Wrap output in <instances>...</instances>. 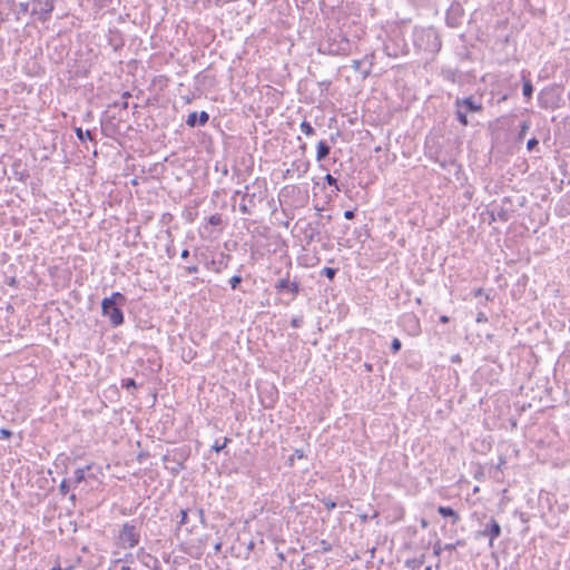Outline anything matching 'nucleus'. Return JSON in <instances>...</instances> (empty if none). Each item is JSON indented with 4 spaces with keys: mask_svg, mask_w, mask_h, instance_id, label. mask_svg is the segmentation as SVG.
<instances>
[{
    "mask_svg": "<svg viewBox=\"0 0 570 570\" xmlns=\"http://www.w3.org/2000/svg\"><path fill=\"white\" fill-rule=\"evenodd\" d=\"M127 298L119 292H115L109 297H105L101 302V313L108 317L114 327L120 326L125 318L121 307L126 304Z\"/></svg>",
    "mask_w": 570,
    "mask_h": 570,
    "instance_id": "obj_1",
    "label": "nucleus"
},
{
    "mask_svg": "<svg viewBox=\"0 0 570 570\" xmlns=\"http://www.w3.org/2000/svg\"><path fill=\"white\" fill-rule=\"evenodd\" d=\"M140 540V532L134 523L126 522L116 539V544L122 549L135 548Z\"/></svg>",
    "mask_w": 570,
    "mask_h": 570,
    "instance_id": "obj_2",
    "label": "nucleus"
},
{
    "mask_svg": "<svg viewBox=\"0 0 570 570\" xmlns=\"http://www.w3.org/2000/svg\"><path fill=\"white\" fill-rule=\"evenodd\" d=\"M420 39H426L428 41V45L424 47L425 51L436 52L441 48V41L439 39V36L433 30H421L416 35L415 46L421 48L422 45L419 42Z\"/></svg>",
    "mask_w": 570,
    "mask_h": 570,
    "instance_id": "obj_3",
    "label": "nucleus"
},
{
    "mask_svg": "<svg viewBox=\"0 0 570 570\" xmlns=\"http://www.w3.org/2000/svg\"><path fill=\"white\" fill-rule=\"evenodd\" d=\"M501 534V527L498 521L493 518L490 519V522L484 527L482 531L476 534L479 537H488L489 546L493 547L494 539L499 538Z\"/></svg>",
    "mask_w": 570,
    "mask_h": 570,
    "instance_id": "obj_4",
    "label": "nucleus"
},
{
    "mask_svg": "<svg viewBox=\"0 0 570 570\" xmlns=\"http://www.w3.org/2000/svg\"><path fill=\"white\" fill-rule=\"evenodd\" d=\"M455 107L462 108L466 114L479 112L482 110V105L473 100L472 97L458 98L454 102Z\"/></svg>",
    "mask_w": 570,
    "mask_h": 570,
    "instance_id": "obj_5",
    "label": "nucleus"
},
{
    "mask_svg": "<svg viewBox=\"0 0 570 570\" xmlns=\"http://www.w3.org/2000/svg\"><path fill=\"white\" fill-rule=\"evenodd\" d=\"M275 289L277 292L288 291L295 296L299 292V284L295 281L291 282L288 277L281 278L275 284Z\"/></svg>",
    "mask_w": 570,
    "mask_h": 570,
    "instance_id": "obj_6",
    "label": "nucleus"
},
{
    "mask_svg": "<svg viewBox=\"0 0 570 570\" xmlns=\"http://www.w3.org/2000/svg\"><path fill=\"white\" fill-rule=\"evenodd\" d=\"M208 120L209 115L206 111H200L199 114L193 111L187 116L186 125L189 127H195L196 125L204 126Z\"/></svg>",
    "mask_w": 570,
    "mask_h": 570,
    "instance_id": "obj_7",
    "label": "nucleus"
},
{
    "mask_svg": "<svg viewBox=\"0 0 570 570\" xmlns=\"http://www.w3.org/2000/svg\"><path fill=\"white\" fill-rule=\"evenodd\" d=\"M438 512L444 518H451L452 524H456L460 521V515L450 507L440 505Z\"/></svg>",
    "mask_w": 570,
    "mask_h": 570,
    "instance_id": "obj_8",
    "label": "nucleus"
},
{
    "mask_svg": "<svg viewBox=\"0 0 570 570\" xmlns=\"http://www.w3.org/2000/svg\"><path fill=\"white\" fill-rule=\"evenodd\" d=\"M331 151V147L326 144V141L321 140L317 144V150H316V160L322 161L324 160Z\"/></svg>",
    "mask_w": 570,
    "mask_h": 570,
    "instance_id": "obj_9",
    "label": "nucleus"
},
{
    "mask_svg": "<svg viewBox=\"0 0 570 570\" xmlns=\"http://www.w3.org/2000/svg\"><path fill=\"white\" fill-rule=\"evenodd\" d=\"M248 189H249V186L246 185L245 186V191H244V198H247L249 205L252 207H255L257 202H262L263 200L264 195L262 193H258V194H256V193H248Z\"/></svg>",
    "mask_w": 570,
    "mask_h": 570,
    "instance_id": "obj_10",
    "label": "nucleus"
},
{
    "mask_svg": "<svg viewBox=\"0 0 570 570\" xmlns=\"http://www.w3.org/2000/svg\"><path fill=\"white\" fill-rule=\"evenodd\" d=\"M424 561H425V557H424V554H422L419 558L407 559L405 561V567L411 570H417L419 568H421L423 566Z\"/></svg>",
    "mask_w": 570,
    "mask_h": 570,
    "instance_id": "obj_11",
    "label": "nucleus"
},
{
    "mask_svg": "<svg viewBox=\"0 0 570 570\" xmlns=\"http://www.w3.org/2000/svg\"><path fill=\"white\" fill-rule=\"evenodd\" d=\"M75 132L80 141H85L86 139L94 140V136L90 130L83 131L80 127H77L75 128Z\"/></svg>",
    "mask_w": 570,
    "mask_h": 570,
    "instance_id": "obj_12",
    "label": "nucleus"
},
{
    "mask_svg": "<svg viewBox=\"0 0 570 570\" xmlns=\"http://www.w3.org/2000/svg\"><path fill=\"white\" fill-rule=\"evenodd\" d=\"M522 94L527 99H530L533 94V86L529 79L523 78Z\"/></svg>",
    "mask_w": 570,
    "mask_h": 570,
    "instance_id": "obj_13",
    "label": "nucleus"
},
{
    "mask_svg": "<svg viewBox=\"0 0 570 570\" xmlns=\"http://www.w3.org/2000/svg\"><path fill=\"white\" fill-rule=\"evenodd\" d=\"M455 116H456V119L460 121L461 125H463V126H468L469 125L468 114L464 112L462 110V108L455 107Z\"/></svg>",
    "mask_w": 570,
    "mask_h": 570,
    "instance_id": "obj_14",
    "label": "nucleus"
},
{
    "mask_svg": "<svg viewBox=\"0 0 570 570\" xmlns=\"http://www.w3.org/2000/svg\"><path fill=\"white\" fill-rule=\"evenodd\" d=\"M299 129H301V131H302L303 134H305L306 136H312V135H314V134H315V129H314V128L312 127V125H311L308 121H306V120H304V121H302V122H301V125H299Z\"/></svg>",
    "mask_w": 570,
    "mask_h": 570,
    "instance_id": "obj_15",
    "label": "nucleus"
},
{
    "mask_svg": "<svg viewBox=\"0 0 570 570\" xmlns=\"http://www.w3.org/2000/svg\"><path fill=\"white\" fill-rule=\"evenodd\" d=\"M90 466H86V469H77L73 473V482L76 484L81 483L85 480V472L86 470H89Z\"/></svg>",
    "mask_w": 570,
    "mask_h": 570,
    "instance_id": "obj_16",
    "label": "nucleus"
},
{
    "mask_svg": "<svg viewBox=\"0 0 570 570\" xmlns=\"http://www.w3.org/2000/svg\"><path fill=\"white\" fill-rule=\"evenodd\" d=\"M529 129H530V124H529V121H523V122L521 124V126H520V131H519V134H518V139H519V140H522V139L525 137V135H527V132H528V130H529Z\"/></svg>",
    "mask_w": 570,
    "mask_h": 570,
    "instance_id": "obj_17",
    "label": "nucleus"
},
{
    "mask_svg": "<svg viewBox=\"0 0 570 570\" xmlns=\"http://www.w3.org/2000/svg\"><path fill=\"white\" fill-rule=\"evenodd\" d=\"M325 181L330 185V186H333L335 188L336 191H340L341 188L337 184V179L335 177H333L331 174H326L325 175Z\"/></svg>",
    "mask_w": 570,
    "mask_h": 570,
    "instance_id": "obj_18",
    "label": "nucleus"
},
{
    "mask_svg": "<svg viewBox=\"0 0 570 570\" xmlns=\"http://www.w3.org/2000/svg\"><path fill=\"white\" fill-rule=\"evenodd\" d=\"M322 275L326 276L330 279H333L336 275V269L332 267H324L321 272Z\"/></svg>",
    "mask_w": 570,
    "mask_h": 570,
    "instance_id": "obj_19",
    "label": "nucleus"
},
{
    "mask_svg": "<svg viewBox=\"0 0 570 570\" xmlns=\"http://www.w3.org/2000/svg\"><path fill=\"white\" fill-rule=\"evenodd\" d=\"M243 278L240 275H234L233 277H230L229 279V285L233 289H236L238 287V285L242 283Z\"/></svg>",
    "mask_w": 570,
    "mask_h": 570,
    "instance_id": "obj_20",
    "label": "nucleus"
},
{
    "mask_svg": "<svg viewBox=\"0 0 570 570\" xmlns=\"http://www.w3.org/2000/svg\"><path fill=\"white\" fill-rule=\"evenodd\" d=\"M402 347V343L399 338H393L391 343V350L394 354H396Z\"/></svg>",
    "mask_w": 570,
    "mask_h": 570,
    "instance_id": "obj_21",
    "label": "nucleus"
},
{
    "mask_svg": "<svg viewBox=\"0 0 570 570\" xmlns=\"http://www.w3.org/2000/svg\"><path fill=\"white\" fill-rule=\"evenodd\" d=\"M208 223L213 226H218L222 224V217L218 214L212 215L208 219Z\"/></svg>",
    "mask_w": 570,
    "mask_h": 570,
    "instance_id": "obj_22",
    "label": "nucleus"
},
{
    "mask_svg": "<svg viewBox=\"0 0 570 570\" xmlns=\"http://www.w3.org/2000/svg\"><path fill=\"white\" fill-rule=\"evenodd\" d=\"M303 324V317L302 316H296V317H293L292 321H291V326L293 328H298L301 327Z\"/></svg>",
    "mask_w": 570,
    "mask_h": 570,
    "instance_id": "obj_23",
    "label": "nucleus"
},
{
    "mask_svg": "<svg viewBox=\"0 0 570 570\" xmlns=\"http://www.w3.org/2000/svg\"><path fill=\"white\" fill-rule=\"evenodd\" d=\"M59 491H60L61 494H67L68 493V491H69V483H68V481L66 479L62 480V482L60 483Z\"/></svg>",
    "mask_w": 570,
    "mask_h": 570,
    "instance_id": "obj_24",
    "label": "nucleus"
},
{
    "mask_svg": "<svg viewBox=\"0 0 570 570\" xmlns=\"http://www.w3.org/2000/svg\"><path fill=\"white\" fill-rule=\"evenodd\" d=\"M252 206L248 204H240L239 206V210L245 214V215H250L252 214Z\"/></svg>",
    "mask_w": 570,
    "mask_h": 570,
    "instance_id": "obj_25",
    "label": "nucleus"
},
{
    "mask_svg": "<svg viewBox=\"0 0 570 570\" xmlns=\"http://www.w3.org/2000/svg\"><path fill=\"white\" fill-rule=\"evenodd\" d=\"M538 144H539V140L537 138H531L527 142V149L531 151L538 146Z\"/></svg>",
    "mask_w": 570,
    "mask_h": 570,
    "instance_id": "obj_26",
    "label": "nucleus"
},
{
    "mask_svg": "<svg viewBox=\"0 0 570 570\" xmlns=\"http://www.w3.org/2000/svg\"><path fill=\"white\" fill-rule=\"evenodd\" d=\"M184 269L186 271L187 274H196V273H198V265L191 264V265L185 266Z\"/></svg>",
    "mask_w": 570,
    "mask_h": 570,
    "instance_id": "obj_27",
    "label": "nucleus"
},
{
    "mask_svg": "<svg viewBox=\"0 0 570 570\" xmlns=\"http://www.w3.org/2000/svg\"><path fill=\"white\" fill-rule=\"evenodd\" d=\"M188 522V511L187 510H180V520L179 524L184 525Z\"/></svg>",
    "mask_w": 570,
    "mask_h": 570,
    "instance_id": "obj_28",
    "label": "nucleus"
},
{
    "mask_svg": "<svg viewBox=\"0 0 570 570\" xmlns=\"http://www.w3.org/2000/svg\"><path fill=\"white\" fill-rule=\"evenodd\" d=\"M462 544H463V542H462L461 540H458L455 543H446V544L444 546V549H445V550H448V551H452V550H454L456 547L462 546Z\"/></svg>",
    "mask_w": 570,
    "mask_h": 570,
    "instance_id": "obj_29",
    "label": "nucleus"
},
{
    "mask_svg": "<svg viewBox=\"0 0 570 570\" xmlns=\"http://www.w3.org/2000/svg\"><path fill=\"white\" fill-rule=\"evenodd\" d=\"M228 441H229V439L225 438V441H224V443H223V444H220V445H219L218 443H215V444L213 445V450H214L215 452H220V451L226 446V444H227V442H228Z\"/></svg>",
    "mask_w": 570,
    "mask_h": 570,
    "instance_id": "obj_30",
    "label": "nucleus"
},
{
    "mask_svg": "<svg viewBox=\"0 0 570 570\" xmlns=\"http://www.w3.org/2000/svg\"><path fill=\"white\" fill-rule=\"evenodd\" d=\"M12 435V432L7 430V429H1L0 430V438L1 439H8Z\"/></svg>",
    "mask_w": 570,
    "mask_h": 570,
    "instance_id": "obj_31",
    "label": "nucleus"
},
{
    "mask_svg": "<svg viewBox=\"0 0 570 570\" xmlns=\"http://www.w3.org/2000/svg\"><path fill=\"white\" fill-rule=\"evenodd\" d=\"M321 546H322V551L323 552H328L332 549L331 544L327 541H325V540L321 541Z\"/></svg>",
    "mask_w": 570,
    "mask_h": 570,
    "instance_id": "obj_32",
    "label": "nucleus"
},
{
    "mask_svg": "<svg viewBox=\"0 0 570 570\" xmlns=\"http://www.w3.org/2000/svg\"><path fill=\"white\" fill-rule=\"evenodd\" d=\"M361 65H362V61H361V60H353V61H352V68H353L355 71H360V70H361Z\"/></svg>",
    "mask_w": 570,
    "mask_h": 570,
    "instance_id": "obj_33",
    "label": "nucleus"
},
{
    "mask_svg": "<svg viewBox=\"0 0 570 570\" xmlns=\"http://www.w3.org/2000/svg\"><path fill=\"white\" fill-rule=\"evenodd\" d=\"M344 217H345L346 219H353V218L355 217V212H354V210H350V209H348V210H345V212H344Z\"/></svg>",
    "mask_w": 570,
    "mask_h": 570,
    "instance_id": "obj_34",
    "label": "nucleus"
},
{
    "mask_svg": "<svg viewBox=\"0 0 570 570\" xmlns=\"http://www.w3.org/2000/svg\"><path fill=\"white\" fill-rule=\"evenodd\" d=\"M324 504L327 510H333L336 507V503L331 500L324 501Z\"/></svg>",
    "mask_w": 570,
    "mask_h": 570,
    "instance_id": "obj_35",
    "label": "nucleus"
},
{
    "mask_svg": "<svg viewBox=\"0 0 570 570\" xmlns=\"http://www.w3.org/2000/svg\"><path fill=\"white\" fill-rule=\"evenodd\" d=\"M126 387L136 386L135 380L128 379L124 384Z\"/></svg>",
    "mask_w": 570,
    "mask_h": 570,
    "instance_id": "obj_36",
    "label": "nucleus"
},
{
    "mask_svg": "<svg viewBox=\"0 0 570 570\" xmlns=\"http://www.w3.org/2000/svg\"><path fill=\"white\" fill-rule=\"evenodd\" d=\"M180 257H181V258H184V259H185V258H188V257H189V250H188L187 248H185V249L181 252Z\"/></svg>",
    "mask_w": 570,
    "mask_h": 570,
    "instance_id": "obj_37",
    "label": "nucleus"
},
{
    "mask_svg": "<svg viewBox=\"0 0 570 570\" xmlns=\"http://www.w3.org/2000/svg\"><path fill=\"white\" fill-rule=\"evenodd\" d=\"M484 321H487L485 315L483 313H480L478 318H476V322H484Z\"/></svg>",
    "mask_w": 570,
    "mask_h": 570,
    "instance_id": "obj_38",
    "label": "nucleus"
},
{
    "mask_svg": "<svg viewBox=\"0 0 570 570\" xmlns=\"http://www.w3.org/2000/svg\"><path fill=\"white\" fill-rule=\"evenodd\" d=\"M428 525H429V522H428L425 519H422V520H421V527H422L423 529H425V528H428Z\"/></svg>",
    "mask_w": 570,
    "mask_h": 570,
    "instance_id": "obj_39",
    "label": "nucleus"
},
{
    "mask_svg": "<svg viewBox=\"0 0 570 570\" xmlns=\"http://www.w3.org/2000/svg\"><path fill=\"white\" fill-rule=\"evenodd\" d=\"M440 321H441L442 323H448V322H449V317H448V316H445V315H442V316L440 317Z\"/></svg>",
    "mask_w": 570,
    "mask_h": 570,
    "instance_id": "obj_40",
    "label": "nucleus"
},
{
    "mask_svg": "<svg viewBox=\"0 0 570 570\" xmlns=\"http://www.w3.org/2000/svg\"><path fill=\"white\" fill-rule=\"evenodd\" d=\"M440 552H441V548H440V547H438V546H435V547H434V554L439 556V554H440Z\"/></svg>",
    "mask_w": 570,
    "mask_h": 570,
    "instance_id": "obj_41",
    "label": "nucleus"
},
{
    "mask_svg": "<svg viewBox=\"0 0 570 570\" xmlns=\"http://www.w3.org/2000/svg\"><path fill=\"white\" fill-rule=\"evenodd\" d=\"M235 195H239V196H242L244 198V193L242 190H236Z\"/></svg>",
    "mask_w": 570,
    "mask_h": 570,
    "instance_id": "obj_42",
    "label": "nucleus"
},
{
    "mask_svg": "<svg viewBox=\"0 0 570 570\" xmlns=\"http://www.w3.org/2000/svg\"><path fill=\"white\" fill-rule=\"evenodd\" d=\"M368 75H370V70H368V69H367V70H365V71H363V77H364V78H365V77H367Z\"/></svg>",
    "mask_w": 570,
    "mask_h": 570,
    "instance_id": "obj_43",
    "label": "nucleus"
},
{
    "mask_svg": "<svg viewBox=\"0 0 570 570\" xmlns=\"http://www.w3.org/2000/svg\"><path fill=\"white\" fill-rule=\"evenodd\" d=\"M51 570H70L69 568L68 569H62L60 567H53Z\"/></svg>",
    "mask_w": 570,
    "mask_h": 570,
    "instance_id": "obj_44",
    "label": "nucleus"
},
{
    "mask_svg": "<svg viewBox=\"0 0 570 570\" xmlns=\"http://www.w3.org/2000/svg\"><path fill=\"white\" fill-rule=\"evenodd\" d=\"M167 253H168L169 257H171L174 255V252H170L169 249H167Z\"/></svg>",
    "mask_w": 570,
    "mask_h": 570,
    "instance_id": "obj_45",
    "label": "nucleus"
},
{
    "mask_svg": "<svg viewBox=\"0 0 570 570\" xmlns=\"http://www.w3.org/2000/svg\"><path fill=\"white\" fill-rule=\"evenodd\" d=\"M194 256H195V257H198V249H195V252H194Z\"/></svg>",
    "mask_w": 570,
    "mask_h": 570,
    "instance_id": "obj_46",
    "label": "nucleus"
},
{
    "mask_svg": "<svg viewBox=\"0 0 570 570\" xmlns=\"http://www.w3.org/2000/svg\"><path fill=\"white\" fill-rule=\"evenodd\" d=\"M296 454H297L299 458H302V456H303V453H302V452H299V451H296Z\"/></svg>",
    "mask_w": 570,
    "mask_h": 570,
    "instance_id": "obj_47",
    "label": "nucleus"
},
{
    "mask_svg": "<svg viewBox=\"0 0 570 570\" xmlns=\"http://www.w3.org/2000/svg\"><path fill=\"white\" fill-rule=\"evenodd\" d=\"M215 549H216V550H219V549H220V544H217V546L215 547Z\"/></svg>",
    "mask_w": 570,
    "mask_h": 570,
    "instance_id": "obj_48",
    "label": "nucleus"
},
{
    "mask_svg": "<svg viewBox=\"0 0 570 570\" xmlns=\"http://www.w3.org/2000/svg\"><path fill=\"white\" fill-rule=\"evenodd\" d=\"M424 570H432V568L429 566V567H426Z\"/></svg>",
    "mask_w": 570,
    "mask_h": 570,
    "instance_id": "obj_49",
    "label": "nucleus"
}]
</instances>
